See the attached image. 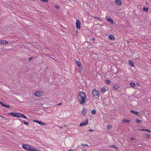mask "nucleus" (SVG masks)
<instances>
[{
    "mask_svg": "<svg viewBox=\"0 0 151 151\" xmlns=\"http://www.w3.org/2000/svg\"><path fill=\"white\" fill-rule=\"evenodd\" d=\"M106 82L107 84H109L111 82V81L108 80H106Z\"/></svg>",
    "mask_w": 151,
    "mask_h": 151,
    "instance_id": "24",
    "label": "nucleus"
},
{
    "mask_svg": "<svg viewBox=\"0 0 151 151\" xmlns=\"http://www.w3.org/2000/svg\"><path fill=\"white\" fill-rule=\"evenodd\" d=\"M123 122H128V123H129L130 122V121L129 120H127L126 119H124L123 120Z\"/></svg>",
    "mask_w": 151,
    "mask_h": 151,
    "instance_id": "29",
    "label": "nucleus"
},
{
    "mask_svg": "<svg viewBox=\"0 0 151 151\" xmlns=\"http://www.w3.org/2000/svg\"><path fill=\"white\" fill-rule=\"evenodd\" d=\"M78 99L80 104H84L86 99V95H85L84 96H82L81 95H78Z\"/></svg>",
    "mask_w": 151,
    "mask_h": 151,
    "instance_id": "2",
    "label": "nucleus"
},
{
    "mask_svg": "<svg viewBox=\"0 0 151 151\" xmlns=\"http://www.w3.org/2000/svg\"><path fill=\"white\" fill-rule=\"evenodd\" d=\"M5 42V41L4 40H0V44H1L3 45H4Z\"/></svg>",
    "mask_w": 151,
    "mask_h": 151,
    "instance_id": "28",
    "label": "nucleus"
},
{
    "mask_svg": "<svg viewBox=\"0 0 151 151\" xmlns=\"http://www.w3.org/2000/svg\"><path fill=\"white\" fill-rule=\"evenodd\" d=\"M19 119V120H20V121H21V119Z\"/></svg>",
    "mask_w": 151,
    "mask_h": 151,
    "instance_id": "50",
    "label": "nucleus"
},
{
    "mask_svg": "<svg viewBox=\"0 0 151 151\" xmlns=\"http://www.w3.org/2000/svg\"><path fill=\"white\" fill-rule=\"evenodd\" d=\"M108 89V88L106 86L104 87L101 88V91L102 93H104L105 91H106Z\"/></svg>",
    "mask_w": 151,
    "mask_h": 151,
    "instance_id": "9",
    "label": "nucleus"
},
{
    "mask_svg": "<svg viewBox=\"0 0 151 151\" xmlns=\"http://www.w3.org/2000/svg\"><path fill=\"white\" fill-rule=\"evenodd\" d=\"M129 64L131 66H134V64L133 63V62L131 60H129Z\"/></svg>",
    "mask_w": 151,
    "mask_h": 151,
    "instance_id": "21",
    "label": "nucleus"
},
{
    "mask_svg": "<svg viewBox=\"0 0 151 151\" xmlns=\"http://www.w3.org/2000/svg\"><path fill=\"white\" fill-rule=\"evenodd\" d=\"M62 104V103H60L58 104H57V105L58 106H59V105H61Z\"/></svg>",
    "mask_w": 151,
    "mask_h": 151,
    "instance_id": "48",
    "label": "nucleus"
},
{
    "mask_svg": "<svg viewBox=\"0 0 151 151\" xmlns=\"http://www.w3.org/2000/svg\"><path fill=\"white\" fill-rule=\"evenodd\" d=\"M130 85L133 87H134L135 86V83L132 82L130 83Z\"/></svg>",
    "mask_w": 151,
    "mask_h": 151,
    "instance_id": "25",
    "label": "nucleus"
},
{
    "mask_svg": "<svg viewBox=\"0 0 151 151\" xmlns=\"http://www.w3.org/2000/svg\"><path fill=\"white\" fill-rule=\"evenodd\" d=\"M137 85L138 86H140V83H137Z\"/></svg>",
    "mask_w": 151,
    "mask_h": 151,
    "instance_id": "45",
    "label": "nucleus"
},
{
    "mask_svg": "<svg viewBox=\"0 0 151 151\" xmlns=\"http://www.w3.org/2000/svg\"><path fill=\"white\" fill-rule=\"evenodd\" d=\"M0 116L1 117H2V116Z\"/></svg>",
    "mask_w": 151,
    "mask_h": 151,
    "instance_id": "53",
    "label": "nucleus"
},
{
    "mask_svg": "<svg viewBox=\"0 0 151 151\" xmlns=\"http://www.w3.org/2000/svg\"><path fill=\"white\" fill-rule=\"evenodd\" d=\"M93 40H95V39L94 38H93V39H92Z\"/></svg>",
    "mask_w": 151,
    "mask_h": 151,
    "instance_id": "51",
    "label": "nucleus"
},
{
    "mask_svg": "<svg viewBox=\"0 0 151 151\" xmlns=\"http://www.w3.org/2000/svg\"><path fill=\"white\" fill-rule=\"evenodd\" d=\"M41 1L44 2H48V0H41Z\"/></svg>",
    "mask_w": 151,
    "mask_h": 151,
    "instance_id": "35",
    "label": "nucleus"
},
{
    "mask_svg": "<svg viewBox=\"0 0 151 151\" xmlns=\"http://www.w3.org/2000/svg\"><path fill=\"white\" fill-rule=\"evenodd\" d=\"M43 95H35V96H37L38 97H40L41 96H42Z\"/></svg>",
    "mask_w": 151,
    "mask_h": 151,
    "instance_id": "39",
    "label": "nucleus"
},
{
    "mask_svg": "<svg viewBox=\"0 0 151 151\" xmlns=\"http://www.w3.org/2000/svg\"><path fill=\"white\" fill-rule=\"evenodd\" d=\"M79 94H83V95L85 94V93L84 92H82V91L79 92Z\"/></svg>",
    "mask_w": 151,
    "mask_h": 151,
    "instance_id": "34",
    "label": "nucleus"
},
{
    "mask_svg": "<svg viewBox=\"0 0 151 151\" xmlns=\"http://www.w3.org/2000/svg\"><path fill=\"white\" fill-rule=\"evenodd\" d=\"M32 58H33V57H31L29 59V61H31Z\"/></svg>",
    "mask_w": 151,
    "mask_h": 151,
    "instance_id": "40",
    "label": "nucleus"
},
{
    "mask_svg": "<svg viewBox=\"0 0 151 151\" xmlns=\"http://www.w3.org/2000/svg\"><path fill=\"white\" fill-rule=\"evenodd\" d=\"M143 10L145 12H148L149 10V8H147V7H144L143 8Z\"/></svg>",
    "mask_w": 151,
    "mask_h": 151,
    "instance_id": "16",
    "label": "nucleus"
},
{
    "mask_svg": "<svg viewBox=\"0 0 151 151\" xmlns=\"http://www.w3.org/2000/svg\"><path fill=\"white\" fill-rule=\"evenodd\" d=\"M91 16L93 18H95L96 19H98V20H99L100 21H101V20L100 19H99V18H98V17H94V16H92L91 15Z\"/></svg>",
    "mask_w": 151,
    "mask_h": 151,
    "instance_id": "32",
    "label": "nucleus"
},
{
    "mask_svg": "<svg viewBox=\"0 0 151 151\" xmlns=\"http://www.w3.org/2000/svg\"><path fill=\"white\" fill-rule=\"evenodd\" d=\"M108 39L111 40H113L115 38L113 35H110L109 36Z\"/></svg>",
    "mask_w": 151,
    "mask_h": 151,
    "instance_id": "14",
    "label": "nucleus"
},
{
    "mask_svg": "<svg viewBox=\"0 0 151 151\" xmlns=\"http://www.w3.org/2000/svg\"><path fill=\"white\" fill-rule=\"evenodd\" d=\"M106 18L107 19V21L110 22L111 24H114L113 20L111 19L110 17L106 16Z\"/></svg>",
    "mask_w": 151,
    "mask_h": 151,
    "instance_id": "7",
    "label": "nucleus"
},
{
    "mask_svg": "<svg viewBox=\"0 0 151 151\" xmlns=\"http://www.w3.org/2000/svg\"><path fill=\"white\" fill-rule=\"evenodd\" d=\"M110 147H112L116 149H118L117 147L115 145H113L109 146Z\"/></svg>",
    "mask_w": 151,
    "mask_h": 151,
    "instance_id": "19",
    "label": "nucleus"
},
{
    "mask_svg": "<svg viewBox=\"0 0 151 151\" xmlns=\"http://www.w3.org/2000/svg\"><path fill=\"white\" fill-rule=\"evenodd\" d=\"M140 130L142 131H147V132H151L150 130H149L148 129H140Z\"/></svg>",
    "mask_w": 151,
    "mask_h": 151,
    "instance_id": "23",
    "label": "nucleus"
},
{
    "mask_svg": "<svg viewBox=\"0 0 151 151\" xmlns=\"http://www.w3.org/2000/svg\"><path fill=\"white\" fill-rule=\"evenodd\" d=\"M88 124V119H87L86 120L80 124V126L82 127L87 125Z\"/></svg>",
    "mask_w": 151,
    "mask_h": 151,
    "instance_id": "5",
    "label": "nucleus"
},
{
    "mask_svg": "<svg viewBox=\"0 0 151 151\" xmlns=\"http://www.w3.org/2000/svg\"><path fill=\"white\" fill-rule=\"evenodd\" d=\"M92 92V94H99V91L98 90H96L95 89H93Z\"/></svg>",
    "mask_w": 151,
    "mask_h": 151,
    "instance_id": "10",
    "label": "nucleus"
},
{
    "mask_svg": "<svg viewBox=\"0 0 151 151\" xmlns=\"http://www.w3.org/2000/svg\"><path fill=\"white\" fill-rule=\"evenodd\" d=\"M99 95H93V97L94 98L97 99L99 97Z\"/></svg>",
    "mask_w": 151,
    "mask_h": 151,
    "instance_id": "27",
    "label": "nucleus"
},
{
    "mask_svg": "<svg viewBox=\"0 0 151 151\" xmlns=\"http://www.w3.org/2000/svg\"><path fill=\"white\" fill-rule=\"evenodd\" d=\"M65 127H66V128L67 127H66V125H65L64 126H62L61 127H60L61 128H63V129H64V128Z\"/></svg>",
    "mask_w": 151,
    "mask_h": 151,
    "instance_id": "38",
    "label": "nucleus"
},
{
    "mask_svg": "<svg viewBox=\"0 0 151 151\" xmlns=\"http://www.w3.org/2000/svg\"><path fill=\"white\" fill-rule=\"evenodd\" d=\"M146 136L148 138H150V135L148 134H147L146 135Z\"/></svg>",
    "mask_w": 151,
    "mask_h": 151,
    "instance_id": "37",
    "label": "nucleus"
},
{
    "mask_svg": "<svg viewBox=\"0 0 151 151\" xmlns=\"http://www.w3.org/2000/svg\"><path fill=\"white\" fill-rule=\"evenodd\" d=\"M75 62L76 64L78 66V68L79 70L80 71L82 70V68L81 66V63L78 61L77 60L75 61Z\"/></svg>",
    "mask_w": 151,
    "mask_h": 151,
    "instance_id": "3",
    "label": "nucleus"
},
{
    "mask_svg": "<svg viewBox=\"0 0 151 151\" xmlns=\"http://www.w3.org/2000/svg\"><path fill=\"white\" fill-rule=\"evenodd\" d=\"M33 122H36L37 123H38L39 124L41 125H46V124L40 121H39L37 120H33Z\"/></svg>",
    "mask_w": 151,
    "mask_h": 151,
    "instance_id": "6",
    "label": "nucleus"
},
{
    "mask_svg": "<svg viewBox=\"0 0 151 151\" xmlns=\"http://www.w3.org/2000/svg\"><path fill=\"white\" fill-rule=\"evenodd\" d=\"M7 43H8V42H7L6 41H5V42H4V44H7Z\"/></svg>",
    "mask_w": 151,
    "mask_h": 151,
    "instance_id": "44",
    "label": "nucleus"
},
{
    "mask_svg": "<svg viewBox=\"0 0 151 151\" xmlns=\"http://www.w3.org/2000/svg\"><path fill=\"white\" fill-rule=\"evenodd\" d=\"M76 27L78 29H80L81 28V23L79 20H77L76 21Z\"/></svg>",
    "mask_w": 151,
    "mask_h": 151,
    "instance_id": "4",
    "label": "nucleus"
},
{
    "mask_svg": "<svg viewBox=\"0 0 151 151\" xmlns=\"http://www.w3.org/2000/svg\"><path fill=\"white\" fill-rule=\"evenodd\" d=\"M90 132H93V131L94 130H92V129H89V130H88Z\"/></svg>",
    "mask_w": 151,
    "mask_h": 151,
    "instance_id": "41",
    "label": "nucleus"
},
{
    "mask_svg": "<svg viewBox=\"0 0 151 151\" xmlns=\"http://www.w3.org/2000/svg\"><path fill=\"white\" fill-rule=\"evenodd\" d=\"M116 68H117V67L116 66Z\"/></svg>",
    "mask_w": 151,
    "mask_h": 151,
    "instance_id": "52",
    "label": "nucleus"
},
{
    "mask_svg": "<svg viewBox=\"0 0 151 151\" xmlns=\"http://www.w3.org/2000/svg\"><path fill=\"white\" fill-rule=\"evenodd\" d=\"M135 121L137 122L141 123L142 122V121L138 119H136Z\"/></svg>",
    "mask_w": 151,
    "mask_h": 151,
    "instance_id": "22",
    "label": "nucleus"
},
{
    "mask_svg": "<svg viewBox=\"0 0 151 151\" xmlns=\"http://www.w3.org/2000/svg\"><path fill=\"white\" fill-rule=\"evenodd\" d=\"M8 115H9L12 116H15L16 113L15 114L14 112H10L8 114Z\"/></svg>",
    "mask_w": 151,
    "mask_h": 151,
    "instance_id": "18",
    "label": "nucleus"
},
{
    "mask_svg": "<svg viewBox=\"0 0 151 151\" xmlns=\"http://www.w3.org/2000/svg\"><path fill=\"white\" fill-rule=\"evenodd\" d=\"M55 7L57 8V9H59V8L60 7L59 6H55Z\"/></svg>",
    "mask_w": 151,
    "mask_h": 151,
    "instance_id": "43",
    "label": "nucleus"
},
{
    "mask_svg": "<svg viewBox=\"0 0 151 151\" xmlns=\"http://www.w3.org/2000/svg\"><path fill=\"white\" fill-rule=\"evenodd\" d=\"M21 117L25 119H26L27 118V117L26 116H24L23 114H22Z\"/></svg>",
    "mask_w": 151,
    "mask_h": 151,
    "instance_id": "33",
    "label": "nucleus"
},
{
    "mask_svg": "<svg viewBox=\"0 0 151 151\" xmlns=\"http://www.w3.org/2000/svg\"><path fill=\"white\" fill-rule=\"evenodd\" d=\"M22 122H23L24 124L26 125H28L29 124V123L28 122H26L25 121H22Z\"/></svg>",
    "mask_w": 151,
    "mask_h": 151,
    "instance_id": "30",
    "label": "nucleus"
},
{
    "mask_svg": "<svg viewBox=\"0 0 151 151\" xmlns=\"http://www.w3.org/2000/svg\"><path fill=\"white\" fill-rule=\"evenodd\" d=\"M86 109L84 108H83L82 111V113L84 116H86Z\"/></svg>",
    "mask_w": 151,
    "mask_h": 151,
    "instance_id": "15",
    "label": "nucleus"
},
{
    "mask_svg": "<svg viewBox=\"0 0 151 151\" xmlns=\"http://www.w3.org/2000/svg\"><path fill=\"white\" fill-rule=\"evenodd\" d=\"M130 112H131L133 114H136L137 115H138V114L139 113V112L138 111H133L132 110H130Z\"/></svg>",
    "mask_w": 151,
    "mask_h": 151,
    "instance_id": "17",
    "label": "nucleus"
},
{
    "mask_svg": "<svg viewBox=\"0 0 151 151\" xmlns=\"http://www.w3.org/2000/svg\"><path fill=\"white\" fill-rule=\"evenodd\" d=\"M150 25H151V23H150Z\"/></svg>",
    "mask_w": 151,
    "mask_h": 151,
    "instance_id": "54",
    "label": "nucleus"
},
{
    "mask_svg": "<svg viewBox=\"0 0 151 151\" xmlns=\"http://www.w3.org/2000/svg\"><path fill=\"white\" fill-rule=\"evenodd\" d=\"M68 151H73V150L72 149H70Z\"/></svg>",
    "mask_w": 151,
    "mask_h": 151,
    "instance_id": "47",
    "label": "nucleus"
},
{
    "mask_svg": "<svg viewBox=\"0 0 151 151\" xmlns=\"http://www.w3.org/2000/svg\"><path fill=\"white\" fill-rule=\"evenodd\" d=\"M107 128L108 129H110L111 128V127L110 125H109L107 126Z\"/></svg>",
    "mask_w": 151,
    "mask_h": 151,
    "instance_id": "36",
    "label": "nucleus"
},
{
    "mask_svg": "<svg viewBox=\"0 0 151 151\" xmlns=\"http://www.w3.org/2000/svg\"><path fill=\"white\" fill-rule=\"evenodd\" d=\"M115 3L118 6L122 4V2L121 0H115Z\"/></svg>",
    "mask_w": 151,
    "mask_h": 151,
    "instance_id": "12",
    "label": "nucleus"
},
{
    "mask_svg": "<svg viewBox=\"0 0 151 151\" xmlns=\"http://www.w3.org/2000/svg\"><path fill=\"white\" fill-rule=\"evenodd\" d=\"M86 150H84V149H82V151H86Z\"/></svg>",
    "mask_w": 151,
    "mask_h": 151,
    "instance_id": "49",
    "label": "nucleus"
},
{
    "mask_svg": "<svg viewBox=\"0 0 151 151\" xmlns=\"http://www.w3.org/2000/svg\"><path fill=\"white\" fill-rule=\"evenodd\" d=\"M22 147L24 149L28 151H39L37 149H35L34 147L30 146L29 145L23 144Z\"/></svg>",
    "mask_w": 151,
    "mask_h": 151,
    "instance_id": "1",
    "label": "nucleus"
},
{
    "mask_svg": "<svg viewBox=\"0 0 151 151\" xmlns=\"http://www.w3.org/2000/svg\"><path fill=\"white\" fill-rule=\"evenodd\" d=\"M22 114L19 112L16 113V115L15 117H21Z\"/></svg>",
    "mask_w": 151,
    "mask_h": 151,
    "instance_id": "13",
    "label": "nucleus"
},
{
    "mask_svg": "<svg viewBox=\"0 0 151 151\" xmlns=\"http://www.w3.org/2000/svg\"><path fill=\"white\" fill-rule=\"evenodd\" d=\"M130 139H131V140H134L135 139V138L134 137H132Z\"/></svg>",
    "mask_w": 151,
    "mask_h": 151,
    "instance_id": "42",
    "label": "nucleus"
},
{
    "mask_svg": "<svg viewBox=\"0 0 151 151\" xmlns=\"http://www.w3.org/2000/svg\"><path fill=\"white\" fill-rule=\"evenodd\" d=\"M142 146V145L141 144H139V147H141Z\"/></svg>",
    "mask_w": 151,
    "mask_h": 151,
    "instance_id": "46",
    "label": "nucleus"
},
{
    "mask_svg": "<svg viewBox=\"0 0 151 151\" xmlns=\"http://www.w3.org/2000/svg\"><path fill=\"white\" fill-rule=\"evenodd\" d=\"M96 111L95 110L93 109L91 111V113L93 115H94L96 114Z\"/></svg>",
    "mask_w": 151,
    "mask_h": 151,
    "instance_id": "26",
    "label": "nucleus"
},
{
    "mask_svg": "<svg viewBox=\"0 0 151 151\" xmlns=\"http://www.w3.org/2000/svg\"><path fill=\"white\" fill-rule=\"evenodd\" d=\"M42 91H38L33 93V94H42L44 93Z\"/></svg>",
    "mask_w": 151,
    "mask_h": 151,
    "instance_id": "8",
    "label": "nucleus"
},
{
    "mask_svg": "<svg viewBox=\"0 0 151 151\" xmlns=\"http://www.w3.org/2000/svg\"><path fill=\"white\" fill-rule=\"evenodd\" d=\"M81 145L83 147H88V145L87 144H81Z\"/></svg>",
    "mask_w": 151,
    "mask_h": 151,
    "instance_id": "31",
    "label": "nucleus"
},
{
    "mask_svg": "<svg viewBox=\"0 0 151 151\" xmlns=\"http://www.w3.org/2000/svg\"><path fill=\"white\" fill-rule=\"evenodd\" d=\"M119 88V86L118 85L116 84L114 86L113 88L114 89H116Z\"/></svg>",
    "mask_w": 151,
    "mask_h": 151,
    "instance_id": "20",
    "label": "nucleus"
},
{
    "mask_svg": "<svg viewBox=\"0 0 151 151\" xmlns=\"http://www.w3.org/2000/svg\"><path fill=\"white\" fill-rule=\"evenodd\" d=\"M0 104L2 105L3 106L6 107L8 108H10V106L9 105H6V104H5L3 102H2L0 101Z\"/></svg>",
    "mask_w": 151,
    "mask_h": 151,
    "instance_id": "11",
    "label": "nucleus"
}]
</instances>
